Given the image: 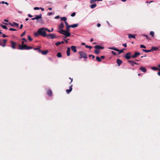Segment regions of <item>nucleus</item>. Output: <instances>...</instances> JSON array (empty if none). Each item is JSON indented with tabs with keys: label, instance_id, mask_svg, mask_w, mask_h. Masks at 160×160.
Listing matches in <instances>:
<instances>
[{
	"label": "nucleus",
	"instance_id": "nucleus-1",
	"mask_svg": "<svg viewBox=\"0 0 160 160\" xmlns=\"http://www.w3.org/2000/svg\"><path fill=\"white\" fill-rule=\"evenodd\" d=\"M39 35H42L44 37H45L47 36V34H46L45 28H39L37 33L35 34V36H36Z\"/></svg>",
	"mask_w": 160,
	"mask_h": 160
},
{
	"label": "nucleus",
	"instance_id": "nucleus-2",
	"mask_svg": "<svg viewBox=\"0 0 160 160\" xmlns=\"http://www.w3.org/2000/svg\"><path fill=\"white\" fill-rule=\"evenodd\" d=\"M79 54L81 56V58H83L86 59L87 58V55L86 53L82 52H80Z\"/></svg>",
	"mask_w": 160,
	"mask_h": 160
},
{
	"label": "nucleus",
	"instance_id": "nucleus-3",
	"mask_svg": "<svg viewBox=\"0 0 160 160\" xmlns=\"http://www.w3.org/2000/svg\"><path fill=\"white\" fill-rule=\"evenodd\" d=\"M28 46L26 44L19 46V48L21 50L26 49L27 50Z\"/></svg>",
	"mask_w": 160,
	"mask_h": 160
},
{
	"label": "nucleus",
	"instance_id": "nucleus-4",
	"mask_svg": "<svg viewBox=\"0 0 160 160\" xmlns=\"http://www.w3.org/2000/svg\"><path fill=\"white\" fill-rule=\"evenodd\" d=\"M131 54V52H128V53H126L125 55V58L127 59H130L131 58V57L130 55Z\"/></svg>",
	"mask_w": 160,
	"mask_h": 160
},
{
	"label": "nucleus",
	"instance_id": "nucleus-5",
	"mask_svg": "<svg viewBox=\"0 0 160 160\" xmlns=\"http://www.w3.org/2000/svg\"><path fill=\"white\" fill-rule=\"evenodd\" d=\"M9 24L12 26H16L17 28L19 27V24L18 23L13 22L12 23L9 22Z\"/></svg>",
	"mask_w": 160,
	"mask_h": 160
},
{
	"label": "nucleus",
	"instance_id": "nucleus-6",
	"mask_svg": "<svg viewBox=\"0 0 160 160\" xmlns=\"http://www.w3.org/2000/svg\"><path fill=\"white\" fill-rule=\"evenodd\" d=\"M140 53L138 52H136L134 53V55H132V57L133 58H136L139 55Z\"/></svg>",
	"mask_w": 160,
	"mask_h": 160
},
{
	"label": "nucleus",
	"instance_id": "nucleus-7",
	"mask_svg": "<svg viewBox=\"0 0 160 160\" xmlns=\"http://www.w3.org/2000/svg\"><path fill=\"white\" fill-rule=\"evenodd\" d=\"M47 36H50L51 39H53L56 37V35L53 33L47 34Z\"/></svg>",
	"mask_w": 160,
	"mask_h": 160
},
{
	"label": "nucleus",
	"instance_id": "nucleus-8",
	"mask_svg": "<svg viewBox=\"0 0 160 160\" xmlns=\"http://www.w3.org/2000/svg\"><path fill=\"white\" fill-rule=\"evenodd\" d=\"M139 69L143 72H146L147 71L146 69L143 67H140Z\"/></svg>",
	"mask_w": 160,
	"mask_h": 160
},
{
	"label": "nucleus",
	"instance_id": "nucleus-9",
	"mask_svg": "<svg viewBox=\"0 0 160 160\" xmlns=\"http://www.w3.org/2000/svg\"><path fill=\"white\" fill-rule=\"evenodd\" d=\"M36 20H38L39 19L42 18V15L41 14H40L39 15H35V16Z\"/></svg>",
	"mask_w": 160,
	"mask_h": 160
},
{
	"label": "nucleus",
	"instance_id": "nucleus-10",
	"mask_svg": "<svg viewBox=\"0 0 160 160\" xmlns=\"http://www.w3.org/2000/svg\"><path fill=\"white\" fill-rule=\"evenodd\" d=\"M71 49L74 52H76L77 51L76 47L74 46H72L71 47Z\"/></svg>",
	"mask_w": 160,
	"mask_h": 160
},
{
	"label": "nucleus",
	"instance_id": "nucleus-11",
	"mask_svg": "<svg viewBox=\"0 0 160 160\" xmlns=\"http://www.w3.org/2000/svg\"><path fill=\"white\" fill-rule=\"evenodd\" d=\"M72 85H71L69 87V89H67L66 90V92L68 94L72 90Z\"/></svg>",
	"mask_w": 160,
	"mask_h": 160
},
{
	"label": "nucleus",
	"instance_id": "nucleus-12",
	"mask_svg": "<svg viewBox=\"0 0 160 160\" xmlns=\"http://www.w3.org/2000/svg\"><path fill=\"white\" fill-rule=\"evenodd\" d=\"M65 36V38H66L67 37H69L71 35V33L69 32H66L65 31V32L64 34Z\"/></svg>",
	"mask_w": 160,
	"mask_h": 160
},
{
	"label": "nucleus",
	"instance_id": "nucleus-13",
	"mask_svg": "<svg viewBox=\"0 0 160 160\" xmlns=\"http://www.w3.org/2000/svg\"><path fill=\"white\" fill-rule=\"evenodd\" d=\"M47 94L50 97L52 96V92L51 90L49 89L47 92Z\"/></svg>",
	"mask_w": 160,
	"mask_h": 160
},
{
	"label": "nucleus",
	"instance_id": "nucleus-14",
	"mask_svg": "<svg viewBox=\"0 0 160 160\" xmlns=\"http://www.w3.org/2000/svg\"><path fill=\"white\" fill-rule=\"evenodd\" d=\"M94 48H95V49H103L104 48V47H102V46H99V45H97V46H94Z\"/></svg>",
	"mask_w": 160,
	"mask_h": 160
},
{
	"label": "nucleus",
	"instance_id": "nucleus-15",
	"mask_svg": "<svg viewBox=\"0 0 160 160\" xmlns=\"http://www.w3.org/2000/svg\"><path fill=\"white\" fill-rule=\"evenodd\" d=\"M122 61L120 59H117V63L118 66H120V65L122 63Z\"/></svg>",
	"mask_w": 160,
	"mask_h": 160
},
{
	"label": "nucleus",
	"instance_id": "nucleus-16",
	"mask_svg": "<svg viewBox=\"0 0 160 160\" xmlns=\"http://www.w3.org/2000/svg\"><path fill=\"white\" fill-rule=\"evenodd\" d=\"M11 43L12 44V46H11L12 48L13 49H15L16 48V47H15L16 43L12 41L11 42Z\"/></svg>",
	"mask_w": 160,
	"mask_h": 160
},
{
	"label": "nucleus",
	"instance_id": "nucleus-17",
	"mask_svg": "<svg viewBox=\"0 0 160 160\" xmlns=\"http://www.w3.org/2000/svg\"><path fill=\"white\" fill-rule=\"evenodd\" d=\"M108 48L109 49L114 50L116 51H119V49H118L117 48H115L114 47H109V48Z\"/></svg>",
	"mask_w": 160,
	"mask_h": 160
},
{
	"label": "nucleus",
	"instance_id": "nucleus-18",
	"mask_svg": "<svg viewBox=\"0 0 160 160\" xmlns=\"http://www.w3.org/2000/svg\"><path fill=\"white\" fill-rule=\"evenodd\" d=\"M78 24H73L71 25H70V28H74L77 27L78 25Z\"/></svg>",
	"mask_w": 160,
	"mask_h": 160
},
{
	"label": "nucleus",
	"instance_id": "nucleus-19",
	"mask_svg": "<svg viewBox=\"0 0 160 160\" xmlns=\"http://www.w3.org/2000/svg\"><path fill=\"white\" fill-rule=\"evenodd\" d=\"M70 48L69 47L68 48H67V54L68 56H69L70 55Z\"/></svg>",
	"mask_w": 160,
	"mask_h": 160
},
{
	"label": "nucleus",
	"instance_id": "nucleus-20",
	"mask_svg": "<svg viewBox=\"0 0 160 160\" xmlns=\"http://www.w3.org/2000/svg\"><path fill=\"white\" fill-rule=\"evenodd\" d=\"M128 62H129L132 66H134L135 65V62L133 61L129 60L128 61Z\"/></svg>",
	"mask_w": 160,
	"mask_h": 160
},
{
	"label": "nucleus",
	"instance_id": "nucleus-21",
	"mask_svg": "<svg viewBox=\"0 0 160 160\" xmlns=\"http://www.w3.org/2000/svg\"><path fill=\"white\" fill-rule=\"evenodd\" d=\"M151 49V51H153L157 50L158 49V48L156 47H152Z\"/></svg>",
	"mask_w": 160,
	"mask_h": 160
},
{
	"label": "nucleus",
	"instance_id": "nucleus-22",
	"mask_svg": "<svg viewBox=\"0 0 160 160\" xmlns=\"http://www.w3.org/2000/svg\"><path fill=\"white\" fill-rule=\"evenodd\" d=\"M64 27V24L63 22H62L60 23L59 26V29H62Z\"/></svg>",
	"mask_w": 160,
	"mask_h": 160
},
{
	"label": "nucleus",
	"instance_id": "nucleus-23",
	"mask_svg": "<svg viewBox=\"0 0 160 160\" xmlns=\"http://www.w3.org/2000/svg\"><path fill=\"white\" fill-rule=\"evenodd\" d=\"M58 31V32L63 35L64 34L65 32V30H63L62 29Z\"/></svg>",
	"mask_w": 160,
	"mask_h": 160
},
{
	"label": "nucleus",
	"instance_id": "nucleus-24",
	"mask_svg": "<svg viewBox=\"0 0 160 160\" xmlns=\"http://www.w3.org/2000/svg\"><path fill=\"white\" fill-rule=\"evenodd\" d=\"M128 38H135V36L133 35L132 34H128Z\"/></svg>",
	"mask_w": 160,
	"mask_h": 160
},
{
	"label": "nucleus",
	"instance_id": "nucleus-25",
	"mask_svg": "<svg viewBox=\"0 0 160 160\" xmlns=\"http://www.w3.org/2000/svg\"><path fill=\"white\" fill-rule=\"evenodd\" d=\"M48 52V50L42 51V53L43 55H46L47 54Z\"/></svg>",
	"mask_w": 160,
	"mask_h": 160
},
{
	"label": "nucleus",
	"instance_id": "nucleus-26",
	"mask_svg": "<svg viewBox=\"0 0 160 160\" xmlns=\"http://www.w3.org/2000/svg\"><path fill=\"white\" fill-rule=\"evenodd\" d=\"M97 6V5L96 4H92L90 6V8H92L93 9L95 8Z\"/></svg>",
	"mask_w": 160,
	"mask_h": 160
},
{
	"label": "nucleus",
	"instance_id": "nucleus-27",
	"mask_svg": "<svg viewBox=\"0 0 160 160\" xmlns=\"http://www.w3.org/2000/svg\"><path fill=\"white\" fill-rule=\"evenodd\" d=\"M61 20L65 22L67 20V18L66 17H64L61 18Z\"/></svg>",
	"mask_w": 160,
	"mask_h": 160
},
{
	"label": "nucleus",
	"instance_id": "nucleus-28",
	"mask_svg": "<svg viewBox=\"0 0 160 160\" xmlns=\"http://www.w3.org/2000/svg\"><path fill=\"white\" fill-rule=\"evenodd\" d=\"M125 49L123 48L121 50H119L118 51H117L118 52V54H120L121 53L123 52V51Z\"/></svg>",
	"mask_w": 160,
	"mask_h": 160
},
{
	"label": "nucleus",
	"instance_id": "nucleus-29",
	"mask_svg": "<svg viewBox=\"0 0 160 160\" xmlns=\"http://www.w3.org/2000/svg\"><path fill=\"white\" fill-rule=\"evenodd\" d=\"M142 51L145 52H152L151 49L150 50H145V49H143Z\"/></svg>",
	"mask_w": 160,
	"mask_h": 160
},
{
	"label": "nucleus",
	"instance_id": "nucleus-30",
	"mask_svg": "<svg viewBox=\"0 0 160 160\" xmlns=\"http://www.w3.org/2000/svg\"><path fill=\"white\" fill-rule=\"evenodd\" d=\"M94 52L95 53H96L97 54H98L100 52V51L98 49H96L94 51Z\"/></svg>",
	"mask_w": 160,
	"mask_h": 160
},
{
	"label": "nucleus",
	"instance_id": "nucleus-31",
	"mask_svg": "<svg viewBox=\"0 0 160 160\" xmlns=\"http://www.w3.org/2000/svg\"><path fill=\"white\" fill-rule=\"evenodd\" d=\"M57 56L58 58H61L62 57L61 53L60 52H58L57 54Z\"/></svg>",
	"mask_w": 160,
	"mask_h": 160
},
{
	"label": "nucleus",
	"instance_id": "nucleus-32",
	"mask_svg": "<svg viewBox=\"0 0 160 160\" xmlns=\"http://www.w3.org/2000/svg\"><path fill=\"white\" fill-rule=\"evenodd\" d=\"M151 69L153 70H158L159 69L158 68L154 67H152Z\"/></svg>",
	"mask_w": 160,
	"mask_h": 160
},
{
	"label": "nucleus",
	"instance_id": "nucleus-33",
	"mask_svg": "<svg viewBox=\"0 0 160 160\" xmlns=\"http://www.w3.org/2000/svg\"><path fill=\"white\" fill-rule=\"evenodd\" d=\"M1 26L2 27V28L4 29H8L7 27L6 26L2 24H1Z\"/></svg>",
	"mask_w": 160,
	"mask_h": 160
},
{
	"label": "nucleus",
	"instance_id": "nucleus-34",
	"mask_svg": "<svg viewBox=\"0 0 160 160\" xmlns=\"http://www.w3.org/2000/svg\"><path fill=\"white\" fill-rule=\"evenodd\" d=\"M96 59L98 62H101L102 61L100 58L98 57H96Z\"/></svg>",
	"mask_w": 160,
	"mask_h": 160
},
{
	"label": "nucleus",
	"instance_id": "nucleus-35",
	"mask_svg": "<svg viewBox=\"0 0 160 160\" xmlns=\"http://www.w3.org/2000/svg\"><path fill=\"white\" fill-rule=\"evenodd\" d=\"M154 32L153 31H151L150 33V35L152 37H153L154 36Z\"/></svg>",
	"mask_w": 160,
	"mask_h": 160
},
{
	"label": "nucleus",
	"instance_id": "nucleus-36",
	"mask_svg": "<svg viewBox=\"0 0 160 160\" xmlns=\"http://www.w3.org/2000/svg\"><path fill=\"white\" fill-rule=\"evenodd\" d=\"M61 44L60 42H56L55 44L57 46H58Z\"/></svg>",
	"mask_w": 160,
	"mask_h": 160
},
{
	"label": "nucleus",
	"instance_id": "nucleus-37",
	"mask_svg": "<svg viewBox=\"0 0 160 160\" xmlns=\"http://www.w3.org/2000/svg\"><path fill=\"white\" fill-rule=\"evenodd\" d=\"M65 24L66 26V27H68V28H70V25H68V22L65 21Z\"/></svg>",
	"mask_w": 160,
	"mask_h": 160
},
{
	"label": "nucleus",
	"instance_id": "nucleus-38",
	"mask_svg": "<svg viewBox=\"0 0 160 160\" xmlns=\"http://www.w3.org/2000/svg\"><path fill=\"white\" fill-rule=\"evenodd\" d=\"M54 13L52 12H49L48 13V16H51V15L54 14Z\"/></svg>",
	"mask_w": 160,
	"mask_h": 160
},
{
	"label": "nucleus",
	"instance_id": "nucleus-39",
	"mask_svg": "<svg viewBox=\"0 0 160 160\" xmlns=\"http://www.w3.org/2000/svg\"><path fill=\"white\" fill-rule=\"evenodd\" d=\"M140 47L141 48H146V47L144 45H140Z\"/></svg>",
	"mask_w": 160,
	"mask_h": 160
},
{
	"label": "nucleus",
	"instance_id": "nucleus-40",
	"mask_svg": "<svg viewBox=\"0 0 160 160\" xmlns=\"http://www.w3.org/2000/svg\"><path fill=\"white\" fill-rule=\"evenodd\" d=\"M75 15L76 13L75 12H73L71 14V16L72 17H73Z\"/></svg>",
	"mask_w": 160,
	"mask_h": 160
},
{
	"label": "nucleus",
	"instance_id": "nucleus-41",
	"mask_svg": "<svg viewBox=\"0 0 160 160\" xmlns=\"http://www.w3.org/2000/svg\"><path fill=\"white\" fill-rule=\"evenodd\" d=\"M85 47L86 48H89L90 49H91V48H92V47L91 46H88V45H86L85 46Z\"/></svg>",
	"mask_w": 160,
	"mask_h": 160
},
{
	"label": "nucleus",
	"instance_id": "nucleus-42",
	"mask_svg": "<svg viewBox=\"0 0 160 160\" xmlns=\"http://www.w3.org/2000/svg\"><path fill=\"white\" fill-rule=\"evenodd\" d=\"M33 48V47L32 46H28V47L27 48V50H29L30 49H32Z\"/></svg>",
	"mask_w": 160,
	"mask_h": 160
},
{
	"label": "nucleus",
	"instance_id": "nucleus-43",
	"mask_svg": "<svg viewBox=\"0 0 160 160\" xmlns=\"http://www.w3.org/2000/svg\"><path fill=\"white\" fill-rule=\"evenodd\" d=\"M9 30L10 31H15L17 30L16 29H14V28H10L9 29Z\"/></svg>",
	"mask_w": 160,
	"mask_h": 160
},
{
	"label": "nucleus",
	"instance_id": "nucleus-44",
	"mask_svg": "<svg viewBox=\"0 0 160 160\" xmlns=\"http://www.w3.org/2000/svg\"><path fill=\"white\" fill-rule=\"evenodd\" d=\"M96 1V0H91L90 1V2L91 3H92Z\"/></svg>",
	"mask_w": 160,
	"mask_h": 160
},
{
	"label": "nucleus",
	"instance_id": "nucleus-45",
	"mask_svg": "<svg viewBox=\"0 0 160 160\" xmlns=\"http://www.w3.org/2000/svg\"><path fill=\"white\" fill-rule=\"evenodd\" d=\"M34 10H39L40 8L36 7L34 8Z\"/></svg>",
	"mask_w": 160,
	"mask_h": 160
},
{
	"label": "nucleus",
	"instance_id": "nucleus-46",
	"mask_svg": "<svg viewBox=\"0 0 160 160\" xmlns=\"http://www.w3.org/2000/svg\"><path fill=\"white\" fill-rule=\"evenodd\" d=\"M28 38L30 41H32V39L29 36H28Z\"/></svg>",
	"mask_w": 160,
	"mask_h": 160
},
{
	"label": "nucleus",
	"instance_id": "nucleus-47",
	"mask_svg": "<svg viewBox=\"0 0 160 160\" xmlns=\"http://www.w3.org/2000/svg\"><path fill=\"white\" fill-rule=\"evenodd\" d=\"M93 59H94L95 58V57L93 55H92V54H91V55H89V57H91Z\"/></svg>",
	"mask_w": 160,
	"mask_h": 160
},
{
	"label": "nucleus",
	"instance_id": "nucleus-48",
	"mask_svg": "<svg viewBox=\"0 0 160 160\" xmlns=\"http://www.w3.org/2000/svg\"><path fill=\"white\" fill-rule=\"evenodd\" d=\"M66 30H65V31L66 32H69V28H68V27H66Z\"/></svg>",
	"mask_w": 160,
	"mask_h": 160
},
{
	"label": "nucleus",
	"instance_id": "nucleus-49",
	"mask_svg": "<svg viewBox=\"0 0 160 160\" xmlns=\"http://www.w3.org/2000/svg\"><path fill=\"white\" fill-rule=\"evenodd\" d=\"M45 31H47L48 32H51V30H49V29H48L47 28H45Z\"/></svg>",
	"mask_w": 160,
	"mask_h": 160
},
{
	"label": "nucleus",
	"instance_id": "nucleus-50",
	"mask_svg": "<svg viewBox=\"0 0 160 160\" xmlns=\"http://www.w3.org/2000/svg\"><path fill=\"white\" fill-rule=\"evenodd\" d=\"M25 34V31H24L23 33L21 35V37L23 36Z\"/></svg>",
	"mask_w": 160,
	"mask_h": 160
},
{
	"label": "nucleus",
	"instance_id": "nucleus-51",
	"mask_svg": "<svg viewBox=\"0 0 160 160\" xmlns=\"http://www.w3.org/2000/svg\"><path fill=\"white\" fill-rule=\"evenodd\" d=\"M143 36L145 37L147 39H148V36L145 34H143L142 35Z\"/></svg>",
	"mask_w": 160,
	"mask_h": 160
},
{
	"label": "nucleus",
	"instance_id": "nucleus-52",
	"mask_svg": "<svg viewBox=\"0 0 160 160\" xmlns=\"http://www.w3.org/2000/svg\"><path fill=\"white\" fill-rule=\"evenodd\" d=\"M111 53L114 55H115L116 54V53L113 51H112Z\"/></svg>",
	"mask_w": 160,
	"mask_h": 160
},
{
	"label": "nucleus",
	"instance_id": "nucleus-53",
	"mask_svg": "<svg viewBox=\"0 0 160 160\" xmlns=\"http://www.w3.org/2000/svg\"><path fill=\"white\" fill-rule=\"evenodd\" d=\"M59 18H60V17L59 16H56V17H55V18L57 19H59Z\"/></svg>",
	"mask_w": 160,
	"mask_h": 160
},
{
	"label": "nucleus",
	"instance_id": "nucleus-54",
	"mask_svg": "<svg viewBox=\"0 0 160 160\" xmlns=\"http://www.w3.org/2000/svg\"><path fill=\"white\" fill-rule=\"evenodd\" d=\"M122 45H123V46L125 47H126L127 46V43H125L124 44H123Z\"/></svg>",
	"mask_w": 160,
	"mask_h": 160
},
{
	"label": "nucleus",
	"instance_id": "nucleus-55",
	"mask_svg": "<svg viewBox=\"0 0 160 160\" xmlns=\"http://www.w3.org/2000/svg\"><path fill=\"white\" fill-rule=\"evenodd\" d=\"M28 17H30V18H32V16L30 14H28Z\"/></svg>",
	"mask_w": 160,
	"mask_h": 160
},
{
	"label": "nucleus",
	"instance_id": "nucleus-56",
	"mask_svg": "<svg viewBox=\"0 0 160 160\" xmlns=\"http://www.w3.org/2000/svg\"><path fill=\"white\" fill-rule=\"evenodd\" d=\"M2 37H3V38H5V37H8V36H6V35H5V34H2Z\"/></svg>",
	"mask_w": 160,
	"mask_h": 160
},
{
	"label": "nucleus",
	"instance_id": "nucleus-57",
	"mask_svg": "<svg viewBox=\"0 0 160 160\" xmlns=\"http://www.w3.org/2000/svg\"><path fill=\"white\" fill-rule=\"evenodd\" d=\"M101 26V24H100V23H98L97 24V26L98 27H100Z\"/></svg>",
	"mask_w": 160,
	"mask_h": 160
},
{
	"label": "nucleus",
	"instance_id": "nucleus-58",
	"mask_svg": "<svg viewBox=\"0 0 160 160\" xmlns=\"http://www.w3.org/2000/svg\"><path fill=\"white\" fill-rule=\"evenodd\" d=\"M22 39L23 40V41H26H26H27V40H26L25 38H23Z\"/></svg>",
	"mask_w": 160,
	"mask_h": 160
},
{
	"label": "nucleus",
	"instance_id": "nucleus-59",
	"mask_svg": "<svg viewBox=\"0 0 160 160\" xmlns=\"http://www.w3.org/2000/svg\"><path fill=\"white\" fill-rule=\"evenodd\" d=\"M40 9H41V10L42 11H44V8H40Z\"/></svg>",
	"mask_w": 160,
	"mask_h": 160
},
{
	"label": "nucleus",
	"instance_id": "nucleus-60",
	"mask_svg": "<svg viewBox=\"0 0 160 160\" xmlns=\"http://www.w3.org/2000/svg\"><path fill=\"white\" fill-rule=\"evenodd\" d=\"M3 42H4V44H5V43H6V42H7V40H6V39H4V40H3Z\"/></svg>",
	"mask_w": 160,
	"mask_h": 160
},
{
	"label": "nucleus",
	"instance_id": "nucleus-61",
	"mask_svg": "<svg viewBox=\"0 0 160 160\" xmlns=\"http://www.w3.org/2000/svg\"><path fill=\"white\" fill-rule=\"evenodd\" d=\"M23 26L22 24H21L20 26V29H22L23 27Z\"/></svg>",
	"mask_w": 160,
	"mask_h": 160
},
{
	"label": "nucleus",
	"instance_id": "nucleus-62",
	"mask_svg": "<svg viewBox=\"0 0 160 160\" xmlns=\"http://www.w3.org/2000/svg\"><path fill=\"white\" fill-rule=\"evenodd\" d=\"M38 51L39 52L42 53V51L41 50H40L39 48H38Z\"/></svg>",
	"mask_w": 160,
	"mask_h": 160
},
{
	"label": "nucleus",
	"instance_id": "nucleus-63",
	"mask_svg": "<svg viewBox=\"0 0 160 160\" xmlns=\"http://www.w3.org/2000/svg\"><path fill=\"white\" fill-rule=\"evenodd\" d=\"M105 57L104 56H101V58L102 59H103L105 58Z\"/></svg>",
	"mask_w": 160,
	"mask_h": 160
},
{
	"label": "nucleus",
	"instance_id": "nucleus-64",
	"mask_svg": "<svg viewBox=\"0 0 160 160\" xmlns=\"http://www.w3.org/2000/svg\"><path fill=\"white\" fill-rule=\"evenodd\" d=\"M4 21L6 22H8V20L7 19H5Z\"/></svg>",
	"mask_w": 160,
	"mask_h": 160
}]
</instances>
